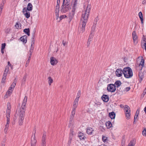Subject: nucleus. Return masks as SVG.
Masks as SVG:
<instances>
[{
  "instance_id": "39",
  "label": "nucleus",
  "mask_w": 146,
  "mask_h": 146,
  "mask_svg": "<svg viewBox=\"0 0 146 146\" xmlns=\"http://www.w3.org/2000/svg\"><path fill=\"white\" fill-rule=\"evenodd\" d=\"M76 112V109H72L70 116L74 117Z\"/></svg>"
},
{
  "instance_id": "47",
  "label": "nucleus",
  "mask_w": 146,
  "mask_h": 146,
  "mask_svg": "<svg viewBox=\"0 0 146 146\" xmlns=\"http://www.w3.org/2000/svg\"><path fill=\"white\" fill-rule=\"evenodd\" d=\"M6 46V44L4 43H3V44H2V45H1V50H4L5 48V46Z\"/></svg>"
},
{
  "instance_id": "19",
  "label": "nucleus",
  "mask_w": 146,
  "mask_h": 146,
  "mask_svg": "<svg viewBox=\"0 0 146 146\" xmlns=\"http://www.w3.org/2000/svg\"><path fill=\"white\" fill-rule=\"evenodd\" d=\"M94 130L92 128L88 127L86 128V133L89 135H92Z\"/></svg>"
},
{
  "instance_id": "27",
  "label": "nucleus",
  "mask_w": 146,
  "mask_h": 146,
  "mask_svg": "<svg viewBox=\"0 0 146 146\" xmlns=\"http://www.w3.org/2000/svg\"><path fill=\"white\" fill-rule=\"evenodd\" d=\"M33 44L34 42H31V45L29 51V53H32L33 52L34 47V45H33Z\"/></svg>"
},
{
  "instance_id": "41",
  "label": "nucleus",
  "mask_w": 146,
  "mask_h": 146,
  "mask_svg": "<svg viewBox=\"0 0 146 146\" xmlns=\"http://www.w3.org/2000/svg\"><path fill=\"white\" fill-rule=\"evenodd\" d=\"M138 15L140 19H143V14L140 11Z\"/></svg>"
},
{
  "instance_id": "59",
  "label": "nucleus",
  "mask_w": 146,
  "mask_h": 146,
  "mask_svg": "<svg viewBox=\"0 0 146 146\" xmlns=\"http://www.w3.org/2000/svg\"><path fill=\"white\" fill-rule=\"evenodd\" d=\"M110 87V84H108V87L107 88V90L108 91H110V88H109Z\"/></svg>"
},
{
  "instance_id": "36",
  "label": "nucleus",
  "mask_w": 146,
  "mask_h": 146,
  "mask_svg": "<svg viewBox=\"0 0 146 146\" xmlns=\"http://www.w3.org/2000/svg\"><path fill=\"white\" fill-rule=\"evenodd\" d=\"M74 117L70 116V120L69 121V124H68V127H70L71 125V123L73 122Z\"/></svg>"
},
{
  "instance_id": "49",
  "label": "nucleus",
  "mask_w": 146,
  "mask_h": 146,
  "mask_svg": "<svg viewBox=\"0 0 146 146\" xmlns=\"http://www.w3.org/2000/svg\"><path fill=\"white\" fill-rule=\"evenodd\" d=\"M102 139L103 141L105 142L107 140V137L105 136H103L102 137Z\"/></svg>"
},
{
  "instance_id": "24",
  "label": "nucleus",
  "mask_w": 146,
  "mask_h": 146,
  "mask_svg": "<svg viewBox=\"0 0 146 146\" xmlns=\"http://www.w3.org/2000/svg\"><path fill=\"white\" fill-rule=\"evenodd\" d=\"M27 36L26 35L22 36L20 38V40L23 42L26 43L27 42Z\"/></svg>"
},
{
  "instance_id": "6",
  "label": "nucleus",
  "mask_w": 146,
  "mask_h": 146,
  "mask_svg": "<svg viewBox=\"0 0 146 146\" xmlns=\"http://www.w3.org/2000/svg\"><path fill=\"white\" fill-rule=\"evenodd\" d=\"M70 9V5L62 4L60 7V11L62 13H65Z\"/></svg>"
},
{
  "instance_id": "45",
  "label": "nucleus",
  "mask_w": 146,
  "mask_h": 146,
  "mask_svg": "<svg viewBox=\"0 0 146 146\" xmlns=\"http://www.w3.org/2000/svg\"><path fill=\"white\" fill-rule=\"evenodd\" d=\"M142 133L144 136H146V129H144L142 131Z\"/></svg>"
},
{
  "instance_id": "40",
  "label": "nucleus",
  "mask_w": 146,
  "mask_h": 146,
  "mask_svg": "<svg viewBox=\"0 0 146 146\" xmlns=\"http://www.w3.org/2000/svg\"><path fill=\"white\" fill-rule=\"evenodd\" d=\"M94 35H90L88 40V41L91 42L92 40Z\"/></svg>"
},
{
  "instance_id": "26",
  "label": "nucleus",
  "mask_w": 146,
  "mask_h": 146,
  "mask_svg": "<svg viewBox=\"0 0 146 146\" xmlns=\"http://www.w3.org/2000/svg\"><path fill=\"white\" fill-rule=\"evenodd\" d=\"M115 116V114L114 112H110V118L111 119H114Z\"/></svg>"
},
{
  "instance_id": "56",
  "label": "nucleus",
  "mask_w": 146,
  "mask_h": 146,
  "mask_svg": "<svg viewBox=\"0 0 146 146\" xmlns=\"http://www.w3.org/2000/svg\"><path fill=\"white\" fill-rule=\"evenodd\" d=\"M26 76H25L23 78V81L24 82H25L26 81Z\"/></svg>"
},
{
  "instance_id": "29",
  "label": "nucleus",
  "mask_w": 146,
  "mask_h": 146,
  "mask_svg": "<svg viewBox=\"0 0 146 146\" xmlns=\"http://www.w3.org/2000/svg\"><path fill=\"white\" fill-rule=\"evenodd\" d=\"M135 144V141L134 140H131L127 146H134Z\"/></svg>"
},
{
  "instance_id": "42",
  "label": "nucleus",
  "mask_w": 146,
  "mask_h": 146,
  "mask_svg": "<svg viewBox=\"0 0 146 146\" xmlns=\"http://www.w3.org/2000/svg\"><path fill=\"white\" fill-rule=\"evenodd\" d=\"M80 96H81V91H80V90H79L78 91L76 97L79 98L80 97Z\"/></svg>"
},
{
  "instance_id": "50",
  "label": "nucleus",
  "mask_w": 146,
  "mask_h": 146,
  "mask_svg": "<svg viewBox=\"0 0 146 146\" xmlns=\"http://www.w3.org/2000/svg\"><path fill=\"white\" fill-rule=\"evenodd\" d=\"M130 89V87H127L125 88V90L126 92L128 91Z\"/></svg>"
},
{
  "instance_id": "43",
  "label": "nucleus",
  "mask_w": 146,
  "mask_h": 146,
  "mask_svg": "<svg viewBox=\"0 0 146 146\" xmlns=\"http://www.w3.org/2000/svg\"><path fill=\"white\" fill-rule=\"evenodd\" d=\"M105 125L108 129L109 128V126H110V121H108L107 122L105 123Z\"/></svg>"
},
{
  "instance_id": "1",
  "label": "nucleus",
  "mask_w": 146,
  "mask_h": 146,
  "mask_svg": "<svg viewBox=\"0 0 146 146\" xmlns=\"http://www.w3.org/2000/svg\"><path fill=\"white\" fill-rule=\"evenodd\" d=\"M90 5H88L86 11L82 12V18L79 27L80 33H83L85 31V27L87 22L90 9Z\"/></svg>"
},
{
  "instance_id": "53",
  "label": "nucleus",
  "mask_w": 146,
  "mask_h": 146,
  "mask_svg": "<svg viewBox=\"0 0 146 146\" xmlns=\"http://www.w3.org/2000/svg\"><path fill=\"white\" fill-rule=\"evenodd\" d=\"M79 100V98H75L74 100V102L78 103V101Z\"/></svg>"
},
{
  "instance_id": "4",
  "label": "nucleus",
  "mask_w": 146,
  "mask_h": 146,
  "mask_svg": "<svg viewBox=\"0 0 146 146\" xmlns=\"http://www.w3.org/2000/svg\"><path fill=\"white\" fill-rule=\"evenodd\" d=\"M25 109H23L20 108V111L19 113V124L20 125H22L23 123L24 118Z\"/></svg>"
},
{
  "instance_id": "51",
  "label": "nucleus",
  "mask_w": 146,
  "mask_h": 146,
  "mask_svg": "<svg viewBox=\"0 0 146 146\" xmlns=\"http://www.w3.org/2000/svg\"><path fill=\"white\" fill-rule=\"evenodd\" d=\"M62 44L64 46L66 45L67 44V42L66 41H65L64 40H63L62 41Z\"/></svg>"
},
{
  "instance_id": "20",
  "label": "nucleus",
  "mask_w": 146,
  "mask_h": 146,
  "mask_svg": "<svg viewBox=\"0 0 146 146\" xmlns=\"http://www.w3.org/2000/svg\"><path fill=\"white\" fill-rule=\"evenodd\" d=\"M78 136L80 140L84 139L86 138L84 133L81 132H78Z\"/></svg>"
},
{
  "instance_id": "2",
  "label": "nucleus",
  "mask_w": 146,
  "mask_h": 146,
  "mask_svg": "<svg viewBox=\"0 0 146 146\" xmlns=\"http://www.w3.org/2000/svg\"><path fill=\"white\" fill-rule=\"evenodd\" d=\"M123 74L126 78H131L133 75L132 70L129 67H127L123 69Z\"/></svg>"
},
{
  "instance_id": "28",
  "label": "nucleus",
  "mask_w": 146,
  "mask_h": 146,
  "mask_svg": "<svg viewBox=\"0 0 146 146\" xmlns=\"http://www.w3.org/2000/svg\"><path fill=\"white\" fill-rule=\"evenodd\" d=\"M23 31L24 33L26 34L28 36H29L30 35V30L29 29H24L23 30Z\"/></svg>"
},
{
  "instance_id": "34",
  "label": "nucleus",
  "mask_w": 146,
  "mask_h": 146,
  "mask_svg": "<svg viewBox=\"0 0 146 146\" xmlns=\"http://www.w3.org/2000/svg\"><path fill=\"white\" fill-rule=\"evenodd\" d=\"M63 4L70 5V0H63Z\"/></svg>"
},
{
  "instance_id": "12",
  "label": "nucleus",
  "mask_w": 146,
  "mask_h": 146,
  "mask_svg": "<svg viewBox=\"0 0 146 146\" xmlns=\"http://www.w3.org/2000/svg\"><path fill=\"white\" fill-rule=\"evenodd\" d=\"M37 143V141L36 139L35 133L34 134V135L32 136L31 142V146H36Z\"/></svg>"
},
{
  "instance_id": "31",
  "label": "nucleus",
  "mask_w": 146,
  "mask_h": 146,
  "mask_svg": "<svg viewBox=\"0 0 146 146\" xmlns=\"http://www.w3.org/2000/svg\"><path fill=\"white\" fill-rule=\"evenodd\" d=\"M96 27V25H94L92 28V30L91 32L90 35H93L94 33Z\"/></svg>"
},
{
  "instance_id": "37",
  "label": "nucleus",
  "mask_w": 146,
  "mask_h": 146,
  "mask_svg": "<svg viewBox=\"0 0 146 146\" xmlns=\"http://www.w3.org/2000/svg\"><path fill=\"white\" fill-rule=\"evenodd\" d=\"M78 105V103L74 102L73 105L72 106V109H76L77 108Z\"/></svg>"
},
{
  "instance_id": "35",
  "label": "nucleus",
  "mask_w": 146,
  "mask_h": 146,
  "mask_svg": "<svg viewBox=\"0 0 146 146\" xmlns=\"http://www.w3.org/2000/svg\"><path fill=\"white\" fill-rule=\"evenodd\" d=\"M48 83L49 85H51V84L53 82V80L51 77H49L48 78Z\"/></svg>"
},
{
  "instance_id": "21",
  "label": "nucleus",
  "mask_w": 146,
  "mask_h": 146,
  "mask_svg": "<svg viewBox=\"0 0 146 146\" xmlns=\"http://www.w3.org/2000/svg\"><path fill=\"white\" fill-rule=\"evenodd\" d=\"M73 131L72 130L70 131V133L69 135V140L68 141V144H70L71 143V141L73 138Z\"/></svg>"
},
{
  "instance_id": "7",
  "label": "nucleus",
  "mask_w": 146,
  "mask_h": 146,
  "mask_svg": "<svg viewBox=\"0 0 146 146\" xmlns=\"http://www.w3.org/2000/svg\"><path fill=\"white\" fill-rule=\"evenodd\" d=\"M124 111L127 119H129L130 117V108L127 105L124 106Z\"/></svg>"
},
{
  "instance_id": "62",
  "label": "nucleus",
  "mask_w": 146,
  "mask_h": 146,
  "mask_svg": "<svg viewBox=\"0 0 146 146\" xmlns=\"http://www.w3.org/2000/svg\"><path fill=\"white\" fill-rule=\"evenodd\" d=\"M146 3V1L145 0V1H143V2H142V4H145V3Z\"/></svg>"
},
{
  "instance_id": "38",
  "label": "nucleus",
  "mask_w": 146,
  "mask_h": 146,
  "mask_svg": "<svg viewBox=\"0 0 146 146\" xmlns=\"http://www.w3.org/2000/svg\"><path fill=\"white\" fill-rule=\"evenodd\" d=\"M21 25L20 23H17L15 25V27L17 29H21Z\"/></svg>"
},
{
  "instance_id": "60",
  "label": "nucleus",
  "mask_w": 146,
  "mask_h": 146,
  "mask_svg": "<svg viewBox=\"0 0 146 146\" xmlns=\"http://www.w3.org/2000/svg\"><path fill=\"white\" fill-rule=\"evenodd\" d=\"M60 0H57V4H60Z\"/></svg>"
},
{
  "instance_id": "18",
  "label": "nucleus",
  "mask_w": 146,
  "mask_h": 146,
  "mask_svg": "<svg viewBox=\"0 0 146 146\" xmlns=\"http://www.w3.org/2000/svg\"><path fill=\"white\" fill-rule=\"evenodd\" d=\"M22 12L26 18L28 19L30 17V13L28 11L23 9Z\"/></svg>"
},
{
  "instance_id": "55",
  "label": "nucleus",
  "mask_w": 146,
  "mask_h": 146,
  "mask_svg": "<svg viewBox=\"0 0 146 146\" xmlns=\"http://www.w3.org/2000/svg\"><path fill=\"white\" fill-rule=\"evenodd\" d=\"M7 73H5V72H4V74H3V77H4V78H6V76H7Z\"/></svg>"
},
{
  "instance_id": "5",
  "label": "nucleus",
  "mask_w": 146,
  "mask_h": 146,
  "mask_svg": "<svg viewBox=\"0 0 146 146\" xmlns=\"http://www.w3.org/2000/svg\"><path fill=\"white\" fill-rule=\"evenodd\" d=\"M7 108L6 111V117L7 118V123L6 124L9 125L10 122V114L11 106L10 103L8 102L7 104Z\"/></svg>"
},
{
  "instance_id": "52",
  "label": "nucleus",
  "mask_w": 146,
  "mask_h": 146,
  "mask_svg": "<svg viewBox=\"0 0 146 146\" xmlns=\"http://www.w3.org/2000/svg\"><path fill=\"white\" fill-rule=\"evenodd\" d=\"M91 42L88 41L86 45L87 47H88L90 44Z\"/></svg>"
},
{
  "instance_id": "58",
  "label": "nucleus",
  "mask_w": 146,
  "mask_h": 146,
  "mask_svg": "<svg viewBox=\"0 0 146 146\" xmlns=\"http://www.w3.org/2000/svg\"><path fill=\"white\" fill-rule=\"evenodd\" d=\"M3 5H2V4H1L0 6V9L2 10V9L3 8Z\"/></svg>"
},
{
  "instance_id": "10",
  "label": "nucleus",
  "mask_w": 146,
  "mask_h": 146,
  "mask_svg": "<svg viewBox=\"0 0 146 146\" xmlns=\"http://www.w3.org/2000/svg\"><path fill=\"white\" fill-rule=\"evenodd\" d=\"M60 10V6L59 4H56L55 7V13L56 15V18L57 20L59 16V12Z\"/></svg>"
},
{
  "instance_id": "54",
  "label": "nucleus",
  "mask_w": 146,
  "mask_h": 146,
  "mask_svg": "<svg viewBox=\"0 0 146 146\" xmlns=\"http://www.w3.org/2000/svg\"><path fill=\"white\" fill-rule=\"evenodd\" d=\"M5 79L6 78H5L4 77H3L2 79L1 82L3 83L5 82Z\"/></svg>"
},
{
  "instance_id": "9",
  "label": "nucleus",
  "mask_w": 146,
  "mask_h": 146,
  "mask_svg": "<svg viewBox=\"0 0 146 146\" xmlns=\"http://www.w3.org/2000/svg\"><path fill=\"white\" fill-rule=\"evenodd\" d=\"M46 133L44 132L41 139V146H46Z\"/></svg>"
},
{
  "instance_id": "33",
  "label": "nucleus",
  "mask_w": 146,
  "mask_h": 146,
  "mask_svg": "<svg viewBox=\"0 0 146 146\" xmlns=\"http://www.w3.org/2000/svg\"><path fill=\"white\" fill-rule=\"evenodd\" d=\"M121 83L120 81H116L115 84V86H116L117 87H118L120 86L121 85Z\"/></svg>"
},
{
  "instance_id": "25",
  "label": "nucleus",
  "mask_w": 146,
  "mask_h": 146,
  "mask_svg": "<svg viewBox=\"0 0 146 146\" xmlns=\"http://www.w3.org/2000/svg\"><path fill=\"white\" fill-rule=\"evenodd\" d=\"M139 76L140 79L141 81L144 78V75L143 73L141 71L139 73Z\"/></svg>"
},
{
  "instance_id": "15",
  "label": "nucleus",
  "mask_w": 146,
  "mask_h": 146,
  "mask_svg": "<svg viewBox=\"0 0 146 146\" xmlns=\"http://www.w3.org/2000/svg\"><path fill=\"white\" fill-rule=\"evenodd\" d=\"M50 63L52 65L54 66L57 63L58 61L54 57H51L50 58Z\"/></svg>"
},
{
  "instance_id": "3",
  "label": "nucleus",
  "mask_w": 146,
  "mask_h": 146,
  "mask_svg": "<svg viewBox=\"0 0 146 146\" xmlns=\"http://www.w3.org/2000/svg\"><path fill=\"white\" fill-rule=\"evenodd\" d=\"M71 5L72 7V10L69 14V16L70 19H72L74 16L77 5V0H72L71 2Z\"/></svg>"
},
{
  "instance_id": "22",
  "label": "nucleus",
  "mask_w": 146,
  "mask_h": 146,
  "mask_svg": "<svg viewBox=\"0 0 146 146\" xmlns=\"http://www.w3.org/2000/svg\"><path fill=\"white\" fill-rule=\"evenodd\" d=\"M102 98L103 101L107 102L109 100L108 96L106 95H104L102 97Z\"/></svg>"
},
{
  "instance_id": "17",
  "label": "nucleus",
  "mask_w": 146,
  "mask_h": 146,
  "mask_svg": "<svg viewBox=\"0 0 146 146\" xmlns=\"http://www.w3.org/2000/svg\"><path fill=\"white\" fill-rule=\"evenodd\" d=\"M33 9V6L31 3H29L27 5V7H24L23 9L29 11H31Z\"/></svg>"
},
{
  "instance_id": "61",
  "label": "nucleus",
  "mask_w": 146,
  "mask_h": 146,
  "mask_svg": "<svg viewBox=\"0 0 146 146\" xmlns=\"http://www.w3.org/2000/svg\"><path fill=\"white\" fill-rule=\"evenodd\" d=\"M32 53H29V54H28V56L29 58H31V56Z\"/></svg>"
},
{
  "instance_id": "14",
  "label": "nucleus",
  "mask_w": 146,
  "mask_h": 146,
  "mask_svg": "<svg viewBox=\"0 0 146 146\" xmlns=\"http://www.w3.org/2000/svg\"><path fill=\"white\" fill-rule=\"evenodd\" d=\"M133 38V40L134 43L136 44L137 42V36L136 34L135 31H133L132 33Z\"/></svg>"
},
{
  "instance_id": "30",
  "label": "nucleus",
  "mask_w": 146,
  "mask_h": 146,
  "mask_svg": "<svg viewBox=\"0 0 146 146\" xmlns=\"http://www.w3.org/2000/svg\"><path fill=\"white\" fill-rule=\"evenodd\" d=\"M9 126V125L6 124L5 126V128L4 129V133L5 134L7 133V131Z\"/></svg>"
},
{
  "instance_id": "8",
  "label": "nucleus",
  "mask_w": 146,
  "mask_h": 146,
  "mask_svg": "<svg viewBox=\"0 0 146 146\" xmlns=\"http://www.w3.org/2000/svg\"><path fill=\"white\" fill-rule=\"evenodd\" d=\"M16 85V82H13L12 85H11V87H10L6 92V95L7 96H9L11 94L13 91Z\"/></svg>"
},
{
  "instance_id": "23",
  "label": "nucleus",
  "mask_w": 146,
  "mask_h": 146,
  "mask_svg": "<svg viewBox=\"0 0 146 146\" xmlns=\"http://www.w3.org/2000/svg\"><path fill=\"white\" fill-rule=\"evenodd\" d=\"M116 90L115 86L114 84H110V92H113Z\"/></svg>"
},
{
  "instance_id": "63",
  "label": "nucleus",
  "mask_w": 146,
  "mask_h": 146,
  "mask_svg": "<svg viewBox=\"0 0 146 146\" xmlns=\"http://www.w3.org/2000/svg\"><path fill=\"white\" fill-rule=\"evenodd\" d=\"M141 20V23L142 25L143 24V19H140Z\"/></svg>"
},
{
  "instance_id": "64",
  "label": "nucleus",
  "mask_w": 146,
  "mask_h": 146,
  "mask_svg": "<svg viewBox=\"0 0 146 146\" xmlns=\"http://www.w3.org/2000/svg\"><path fill=\"white\" fill-rule=\"evenodd\" d=\"M5 2V1H2V5H4Z\"/></svg>"
},
{
  "instance_id": "13",
  "label": "nucleus",
  "mask_w": 146,
  "mask_h": 146,
  "mask_svg": "<svg viewBox=\"0 0 146 146\" xmlns=\"http://www.w3.org/2000/svg\"><path fill=\"white\" fill-rule=\"evenodd\" d=\"M27 100V97L25 96L23 100L21 108H22L23 109H25Z\"/></svg>"
},
{
  "instance_id": "48",
  "label": "nucleus",
  "mask_w": 146,
  "mask_h": 146,
  "mask_svg": "<svg viewBox=\"0 0 146 146\" xmlns=\"http://www.w3.org/2000/svg\"><path fill=\"white\" fill-rule=\"evenodd\" d=\"M99 20L98 17L97 16L96 17V18H95L94 20V25H96V22L98 21Z\"/></svg>"
},
{
  "instance_id": "11",
  "label": "nucleus",
  "mask_w": 146,
  "mask_h": 146,
  "mask_svg": "<svg viewBox=\"0 0 146 146\" xmlns=\"http://www.w3.org/2000/svg\"><path fill=\"white\" fill-rule=\"evenodd\" d=\"M115 75L117 77H121L123 74V70L121 68L117 69L115 72Z\"/></svg>"
},
{
  "instance_id": "16",
  "label": "nucleus",
  "mask_w": 146,
  "mask_h": 146,
  "mask_svg": "<svg viewBox=\"0 0 146 146\" xmlns=\"http://www.w3.org/2000/svg\"><path fill=\"white\" fill-rule=\"evenodd\" d=\"M144 65V60L143 59V58L141 57V60L140 62V63L139 65V70L141 71L142 70L143 67Z\"/></svg>"
},
{
  "instance_id": "57",
  "label": "nucleus",
  "mask_w": 146,
  "mask_h": 146,
  "mask_svg": "<svg viewBox=\"0 0 146 146\" xmlns=\"http://www.w3.org/2000/svg\"><path fill=\"white\" fill-rule=\"evenodd\" d=\"M29 63V61H27L26 64L25 65V66L26 67H27V66Z\"/></svg>"
},
{
  "instance_id": "32",
  "label": "nucleus",
  "mask_w": 146,
  "mask_h": 146,
  "mask_svg": "<svg viewBox=\"0 0 146 146\" xmlns=\"http://www.w3.org/2000/svg\"><path fill=\"white\" fill-rule=\"evenodd\" d=\"M109 76H104V77H103V78L104 81L105 82H106L107 83H108L109 82Z\"/></svg>"
},
{
  "instance_id": "44",
  "label": "nucleus",
  "mask_w": 146,
  "mask_h": 146,
  "mask_svg": "<svg viewBox=\"0 0 146 146\" xmlns=\"http://www.w3.org/2000/svg\"><path fill=\"white\" fill-rule=\"evenodd\" d=\"M67 17L66 16V15H62L60 16V17L59 18L60 19V20H61L62 19L64 18H66Z\"/></svg>"
},
{
  "instance_id": "46",
  "label": "nucleus",
  "mask_w": 146,
  "mask_h": 146,
  "mask_svg": "<svg viewBox=\"0 0 146 146\" xmlns=\"http://www.w3.org/2000/svg\"><path fill=\"white\" fill-rule=\"evenodd\" d=\"M9 67L8 66H6L5 67V68L4 72H5V73H7V72H8L9 71Z\"/></svg>"
}]
</instances>
